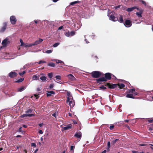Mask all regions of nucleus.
Here are the masks:
<instances>
[{"label":"nucleus","instance_id":"5fc2aeb1","mask_svg":"<svg viewBox=\"0 0 153 153\" xmlns=\"http://www.w3.org/2000/svg\"><path fill=\"white\" fill-rule=\"evenodd\" d=\"M22 127H20L18 131L19 132H22Z\"/></svg>","mask_w":153,"mask_h":153},{"label":"nucleus","instance_id":"9b49d317","mask_svg":"<svg viewBox=\"0 0 153 153\" xmlns=\"http://www.w3.org/2000/svg\"><path fill=\"white\" fill-rule=\"evenodd\" d=\"M17 74L15 72H11L8 74V76L11 78H14L17 77Z\"/></svg>","mask_w":153,"mask_h":153},{"label":"nucleus","instance_id":"a19ab883","mask_svg":"<svg viewBox=\"0 0 153 153\" xmlns=\"http://www.w3.org/2000/svg\"><path fill=\"white\" fill-rule=\"evenodd\" d=\"M20 42H21L20 46H23L24 44V42H23V40L22 39H20Z\"/></svg>","mask_w":153,"mask_h":153},{"label":"nucleus","instance_id":"6e6d98bb","mask_svg":"<svg viewBox=\"0 0 153 153\" xmlns=\"http://www.w3.org/2000/svg\"><path fill=\"white\" fill-rule=\"evenodd\" d=\"M37 91H41V89H40V88H37Z\"/></svg>","mask_w":153,"mask_h":153},{"label":"nucleus","instance_id":"0e129e2a","mask_svg":"<svg viewBox=\"0 0 153 153\" xmlns=\"http://www.w3.org/2000/svg\"><path fill=\"white\" fill-rule=\"evenodd\" d=\"M85 41L87 43H89V42H88V41L87 39H85Z\"/></svg>","mask_w":153,"mask_h":153},{"label":"nucleus","instance_id":"9d476101","mask_svg":"<svg viewBox=\"0 0 153 153\" xmlns=\"http://www.w3.org/2000/svg\"><path fill=\"white\" fill-rule=\"evenodd\" d=\"M96 80L97 82V83H99L100 84H101L100 83L101 82H106V80L103 77H100L99 78L97 79Z\"/></svg>","mask_w":153,"mask_h":153},{"label":"nucleus","instance_id":"b1692460","mask_svg":"<svg viewBox=\"0 0 153 153\" xmlns=\"http://www.w3.org/2000/svg\"><path fill=\"white\" fill-rule=\"evenodd\" d=\"M47 65L48 66H51V67H53L55 66V64L53 62H50L48 63Z\"/></svg>","mask_w":153,"mask_h":153},{"label":"nucleus","instance_id":"dca6fc26","mask_svg":"<svg viewBox=\"0 0 153 153\" xmlns=\"http://www.w3.org/2000/svg\"><path fill=\"white\" fill-rule=\"evenodd\" d=\"M72 126L71 124L68 125L66 126L63 128L62 129V131H63L64 130H68L69 129L71 128Z\"/></svg>","mask_w":153,"mask_h":153},{"label":"nucleus","instance_id":"680f3d73","mask_svg":"<svg viewBox=\"0 0 153 153\" xmlns=\"http://www.w3.org/2000/svg\"><path fill=\"white\" fill-rule=\"evenodd\" d=\"M16 137H21L22 136L21 135H18L16 136Z\"/></svg>","mask_w":153,"mask_h":153},{"label":"nucleus","instance_id":"69168bd1","mask_svg":"<svg viewBox=\"0 0 153 153\" xmlns=\"http://www.w3.org/2000/svg\"><path fill=\"white\" fill-rule=\"evenodd\" d=\"M120 5H118L117 6H116V7H115V8L116 9H117V8H120Z\"/></svg>","mask_w":153,"mask_h":153},{"label":"nucleus","instance_id":"13d9d810","mask_svg":"<svg viewBox=\"0 0 153 153\" xmlns=\"http://www.w3.org/2000/svg\"><path fill=\"white\" fill-rule=\"evenodd\" d=\"M27 126L25 125H23V127L24 128H27Z\"/></svg>","mask_w":153,"mask_h":153},{"label":"nucleus","instance_id":"7ed1b4c3","mask_svg":"<svg viewBox=\"0 0 153 153\" xmlns=\"http://www.w3.org/2000/svg\"><path fill=\"white\" fill-rule=\"evenodd\" d=\"M104 83L105 84V86H107L109 89H114L117 88L118 85V84L109 82Z\"/></svg>","mask_w":153,"mask_h":153},{"label":"nucleus","instance_id":"a878e982","mask_svg":"<svg viewBox=\"0 0 153 153\" xmlns=\"http://www.w3.org/2000/svg\"><path fill=\"white\" fill-rule=\"evenodd\" d=\"M40 79L43 81H47V77L45 76H42L40 78Z\"/></svg>","mask_w":153,"mask_h":153},{"label":"nucleus","instance_id":"f704fd0d","mask_svg":"<svg viewBox=\"0 0 153 153\" xmlns=\"http://www.w3.org/2000/svg\"><path fill=\"white\" fill-rule=\"evenodd\" d=\"M100 88L101 89H103L104 90H105L106 89V88L105 87L104 85H101L100 87Z\"/></svg>","mask_w":153,"mask_h":153},{"label":"nucleus","instance_id":"0eeeda50","mask_svg":"<svg viewBox=\"0 0 153 153\" xmlns=\"http://www.w3.org/2000/svg\"><path fill=\"white\" fill-rule=\"evenodd\" d=\"M10 43V41L8 40V39L6 38L2 41V44L4 47H6L7 46V45L9 44Z\"/></svg>","mask_w":153,"mask_h":153},{"label":"nucleus","instance_id":"a211bd4d","mask_svg":"<svg viewBox=\"0 0 153 153\" xmlns=\"http://www.w3.org/2000/svg\"><path fill=\"white\" fill-rule=\"evenodd\" d=\"M67 77L71 81H74L75 79V77L71 74L68 75Z\"/></svg>","mask_w":153,"mask_h":153},{"label":"nucleus","instance_id":"f257e3e1","mask_svg":"<svg viewBox=\"0 0 153 153\" xmlns=\"http://www.w3.org/2000/svg\"><path fill=\"white\" fill-rule=\"evenodd\" d=\"M127 93L128 94H127L126 97L127 98L132 99H139V97H135V96L138 95V93L135 91L134 88H132L128 90L127 91Z\"/></svg>","mask_w":153,"mask_h":153},{"label":"nucleus","instance_id":"ddd939ff","mask_svg":"<svg viewBox=\"0 0 153 153\" xmlns=\"http://www.w3.org/2000/svg\"><path fill=\"white\" fill-rule=\"evenodd\" d=\"M137 10L138 11H139V12H137L136 13V14L140 18L142 17V14L143 12V10L142 9H139L138 8V9H137Z\"/></svg>","mask_w":153,"mask_h":153},{"label":"nucleus","instance_id":"6ab92c4d","mask_svg":"<svg viewBox=\"0 0 153 153\" xmlns=\"http://www.w3.org/2000/svg\"><path fill=\"white\" fill-rule=\"evenodd\" d=\"M55 92L53 91H47V97H50L51 95V94H54Z\"/></svg>","mask_w":153,"mask_h":153},{"label":"nucleus","instance_id":"ea45409f","mask_svg":"<svg viewBox=\"0 0 153 153\" xmlns=\"http://www.w3.org/2000/svg\"><path fill=\"white\" fill-rule=\"evenodd\" d=\"M52 51H53L52 50H47L46 51V53H51Z\"/></svg>","mask_w":153,"mask_h":153},{"label":"nucleus","instance_id":"473e14b6","mask_svg":"<svg viewBox=\"0 0 153 153\" xmlns=\"http://www.w3.org/2000/svg\"><path fill=\"white\" fill-rule=\"evenodd\" d=\"M118 140V139H115V140H112L111 143L113 145H114L115 144L116 142Z\"/></svg>","mask_w":153,"mask_h":153},{"label":"nucleus","instance_id":"423d86ee","mask_svg":"<svg viewBox=\"0 0 153 153\" xmlns=\"http://www.w3.org/2000/svg\"><path fill=\"white\" fill-rule=\"evenodd\" d=\"M104 78L105 79L106 81L107 80H110L111 78V75H112L110 73H107L105 74Z\"/></svg>","mask_w":153,"mask_h":153},{"label":"nucleus","instance_id":"e433bc0d","mask_svg":"<svg viewBox=\"0 0 153 153\" xmlns=\"http://www.w3.org/2000/svg\"><path fill=\"white\" fill-rule=\"evenodd\" d=\"M28 114H23L21 116V117L22 118H24L25 117H28Z\"/></svg>","mask_w":153,"mask_h":153},{"label":"nucleus","instance_id":"79ce46f5","mask_svg":"<svg viewBox=\"0 0 153 153\" xmlns=\"http://www.w3.org/2000/svg\"><path fill=\"white\" fill-rule=\"evenodd\" d=\"M55 78H56L57 79H58L60 80L61 79V76L59 75L56 76L55 77Z\"/></svg>","mask_w":153,"mask_h":153},{"label":"nucleus","instance_id":"412c9836","mask_svg":"<svg viewBox=\"0 0 153 153\" xmlns=\"http://www.w3.org/2000/svg\"><path fill=\"white\" fill-rule=\"evenodd\" d=\"M117 84H118V86H119V88L121 89L123 88L125 86V85L123 83H121L120 84L118 83Z\"/></svg>","mask_w":153,"mask_h":153},{"label":"nucleus","instance_id":"c03bdc74","mask_svg":"<svg viewBox=\"0 0 153 153\" xmlns=\"http://www.w3.org/2000/svg\"><path fill=\"white\" fill-rule=\"evenodd\" d=\"M140 2H141L145 6L146 5V3L144 1L142 0H140Z\"/></svg>","mask_w":153,"mask_h":153},{"label":"nucleus","instance_id":"c9c22d12","mask_svg":"<svg viewBox=\"0 0 153 153\" xmlns=\"http://www.w3.org/2000/svg\"><path fill=\"white\" fill-rule=\"evenodd\" d=\"M48 77L51 79L53 76V74L52 73H48Z\"/></svg>","mask_w":153,"mask_h":153},{"label":"nucleus","instance_id":"09e8293b","mask_svg":"<svg viewBox=\"0 0 153 153\" xmlns=\"http://www.w3.org/2000/svg\"><path fill=\"white\" fill-rule=\"evenodd\" d=\"M34 115H35L33 114H28V115H27L28 117H30L33 116Z\"/></svg>","mask_w":153,"mask_h":153},{"label":"nucleus","instance_id":"4468645a","mask_svg":"<svg viewBox=\"0 0 153 153\" xmlns=\"http://www.w3.org/2000/svg\"><path fill=\"white\" fill-rule=\"evenodd\" d=\"M67 102H68L69 105H70L71 107H73L75 105V102L73 100L70 99L68 101H67Z\"/></svg>","mask_w":153,"mask_h":153},{"label":"nucleus","instance_id":"cd10ccee","mask_svg":"<svg viewBox=\"0 0 153 153\" xmlns=\"http://www.w3.org/2000/svg\"><path fill=\"white\" fill-rule=\"evenodd\" d=\"M25 88L24 87H22L18 89V91L19 92H21L24 90Z\"/></svg>","mask_w":153,"mask_h":153},{"label":"nucleus","instance_id":"774afa93","mask_svg":"<svg viewBox=\"0 0 153 153\" xmlns=\"http://www.w3.org/2000/svg\"><path fill=\"white\" fill-rule=\"evenodd\" d=\"M106 152V150H104L102 152V153H105Z\"/></svg>","mask_w":153,"mask_h":153},{"label":"nucleus","instance_id":"6e6552de","mask_svg":"<svg viewBox=\"0 0 153 153\" xmlns=\"http://www.w3.org/2000/svg\"><path fill=\"white\" fill-rule=\"evenodd\" d=\"M124 25L127 27H130L132 24V22L129 20H127L124 23Z\"/></svg>","mask_w":153,"mask_h":153},{"label":"nucleus","instance_id":"e2e57ef3","mask_svg":"<svg viewBox=\"0 0 153 153\" xmlns=\"http://www.w3.org/2000/svg\"><path fill=\"white\" fill-rule=\"evenodd\" d=\"M110 147H107V151L108 152L109 151H110Z\"/></svg>","mask_w":153,"mask_h":153},{"label":"nucleus","instance_id":"5701e85b","mask_svg":"<svg viewBox=\"0 0 153 153\" xmlns=\"http://www.w3.org/2000/svg\"><path fill=\"white\" fill-rule=\"evenodd\" d=\"M118 21L120 23H122L123 22V16L122 15H120V17L119 18V19H118Z\"/></svg>","mask_w":153,"mask_h":153},{"label":"nucleus","instance_id":"8fccbe9b","mask_svg":"<svg viewBox=\"0 0 153 153\" xmlns=\"http://www.w3.org/2000/svg\"><path fill=\"white\" fill-rule=\"evenodd\" d=\"M111 143L110 141H108L107 143V147H110L111 146H110Z\"/></svg>","mask_w":153,"mask_h":153},{"label":"nucleus","instance_id":"37998d69","mask_svg":"<svg viewBox=\"0 0 153 153\" xmlns=\"http://www.w3.org/2000/svg\"><path fill=\"white\" fill-rule=\"evenodd\" d=\"M46 62H45V61H43L42 60H40L39 61V62H38V64H40L42 63H45Z\"/></svg>","mask_w":153,"mask_h":153},{"label":"nucleus","instance_id":"f3484780","mask_svg":"<svg viewBox=\"0 0 153 153\" xmlns=\"http://www.w3.org/2000/svg\"><path fill=\"white\" fill-rule=\"evenodd\" d=\"M138 8V7L137 6H134L133 7L128 8L126 9V11L128 12H130L133 11L135 9H137Z\"/></svg>","mask_w":153,"mask_h":153},{"label":"nucleus","instance_id":"864d4df0","mask_svg":"<svg viewBox=\"0 0 153 153\" xmlns=\"http://www.w3.org/2000/svg\"><path fill=\"white\" fill-rule=\"evenodd\" d=\"M31 146H36V144L35 143H31Z\"/></svg>","mask_w":153,"mask_h":153},{"label":"nucleus","instance_id":"2f4dec72","mask_svg":"<svg viewBox=\"0 0 153 153\" xmlns=\"http://www.w3.org/2000/svg\"><path fill=\"white\" fill-rule=\"evenodd\" d=\"M24 80V78H21L16 81L17 82H22Z\"/></svg>","mask_w":153,"mask_h":153},{"label":"nucleus","instance_id":"7c9ffc66","mask_svg":"<svg viewBox=\"0 0 153 153\" xmlns=\"http://www.w3.org/2000/svg\"><path fill=\"white\" fill-rule=\"evenodd\" d=\"M33 110L31 109H28L27 111H25V113H32Z\"/></svg>","mask_w":153,"mask_h":153},{"label":"nucleus","instance_id":"1a4fd4ad","mask_svg":"<svg viewBox=\"0 0 153 153\" xmlns=\"http://www.w3.org/2000/svg\"><path fill=\"white\" fill-rule=\"evenodd\" d=\"M7 22H5L3 23V26L1 28L0 30V32H4L7 28Z\"/></svg>","mask_w":153,"mask_h":153},{"label":"nucleus","instance_id":"de8ad7c7","mask_svg":"<svg viewBox=\"0 0 153 153\" xmlns=\"http://www.w3.org/2000/svg\"><path fill=\"white\" fill-rule=\"evenodd\" d=\"M75 147L73 146H71L70 149L71 150H73L74 149Z\"/></svg>","mask_w":153,"mask_h":153},{"label":"nucleus","instance_id":"4c0bfd02","mask_svg":"<svg viewBox=\"0 0 153 153\" xmlns=\"http://www.w3.org/2000/svg\"><path fill=\"white\" fill-rule=\"evenodd\" d=\"M25 73V71H23L22 73H19V74L21 76L24 74Z\"/></svg>","mask_w":153,"mask_h":153},{"label":"nucleus","instance_id":"338daca9","mask_svg":"<svg viewBox=\"0 0 153 153\" xmlns=\"http://www.w3.org/2000/svg\"><path fill=\"white\" fill-rule=\"evenodd\" d=\"M132 152L133 153H138V152L137 151H133Z\"/></svg>","mask_w":153,"mask_h":153},{"label":"nucleus","instance_id":"052dcab7","mask_svg":"<svg viewBox=\"0 0 153 153\" xmlns=\"http://www.w3.org/2000/svg\"><path fill=\"white\" fill-rule=\"evenodd\" d=\"M34 22H35L36 24H37V23H38V22H37V20H34Z\"/></svg>","mask_w":153,"mask_h":153},{"label":"nucleus","instance_id":"4d7b16f0","mask_svg":"<svg viewBox=\"0 0 153 153\" xmlns=\"http://www.w3.org/2000/svg\"><path fill=\"white\" fill-rule=\"evenodd\" d=\"M39 125L40 127H41L43 125V124L42 123H39Z\"/></svg>","mask_w":153,"mask_h":153},{"label":"nucleus","instance_id":"aec40b11","mask_svg":"<svg viewBox=\"0 0 153 153\" xmlns=\"http://www.w3.org/2000/svg\"><path fill=\"white\" fill-rule=\"evenodd\" d=\"M67 95L68 96V97L67 98V101H68L70 99L73 100V98L72 97V95H71L69 93H67Z\"/></svg>","mask_w":153,"mask_h":153},{"label":"nucleus","instance_id":"a18cd8bd","mask_svg":"<svg viewBox=\"0 0 153 153\" xmlns=\"http://www.w3.org/2000/svg\"><path fill=\"white\" fill-rule=\"evenodd\" d=\"M53 87H54V85H53V84H51L49 86V89H51V88H53Z\"/></svg>","mask_w":153,"mask_h":153},{"label":"nucleus","instance_id":"49530a36","mask_svg":"<svg viewBox=\"0 0 153 153\" xmlns=\"http://www.w3.org/2000/svg\"><path fill=\"white\" fill-rule=\"evenodd\" d=\"M114 127V125H111L110 126L109 128L110 130H113Z\"/></svg>","mask_w":153,"mask_h":153},{"label":"nucleus","instance_id":"72a5a7b5","mask_svg":"<svg viewBox=\"0 0 153 153\" xmlns=\"http://www.w3.org/2000/svg\"><path fill=\"white\" fill-rule=\"evenodd\" d=\"M75 34V31H71L70 32V35L71 36H73Z\"/></svg>","mask_w":153,"mask_h":153},{"label":"nucleus","instance_id":"2eb2a0df","mask_svg":"<svg viewBox=\"0 0 153 153\" xmlns=\"http://www.w3.org/2000/svg\"><path fill=\"white\" fill-rule=\"evenodd\" d=\"M74 137L77 138H79V140L81 139V137H82L81 132L80 131L77 132L75 134Z\"/></svg>","mask_w":153,"mask_h":153},{"label":"nucleus","instance_id":"c756f323","mask_svg":"<svg viewBox=\"0 0 153 153\" xmlns=\"http://www.w3.org/2000/svg\"><path fill=\"white\" fill-rule=\"evenodd\" d=\"M65 35L67 37H69L70 36V32L69 31L65 32Z\"/></svg>","mask_w":153,"mask_h":153},{"label":"nucleus","instance_id":"393cba45","mask_svg":"<svg viewBox=\"0 0 153 153\" xmlns=\"http://www.w3.org/2000/svg\"><path fill=\"white\" fill-rule=\"evenodd\" d=\"M81 2L80 1H75L74 2H71L70 4V5H73L74 4H76L78 3H80Z\"/></svg>","mask_w":153,"mask_h":153},{"label":"nucleus","instance_id":"c85d7f7f","mask_svg":"<svg viewBox=\"0 0 153 153\" xmlns=\"http://www.w3.org/2000/svg\"><path fill=\"white\" fill-rule=\"evenodd\" d=\"M32 78L33 80H38L39 78L36 75H34L32 77Z\"/></svg>","mask_w":153,"mask_h":153},{"label":"nucleus","instance_id":"39448f33","mask_svg":"<svg viewBox=\"0 0 153 153\" xmlns=\"http://www.w3.org/2000/svg\"><path fill=\"white\" fill-rule=\"evenodd\" d=\"M10 21L12 24L14 25L16 23L17 19L15 16H12L10 17Z\"/></svg>","mask_w":153,"mask_h":153},{"label":"nucleus","instance_id":"3c124183","mask_svg":"<svg viewBox=\"0 0 153 153\" xmlns=\"http://www.w3.org/2000/svg\"><path fill=\"white\" fill-rule=\"evenodd\" d=\"M39 133L40 134H42L43 133V131L42 130H40L39 131Z\"/></svg>","mask_w":153,"mask_h":153},{"label":"nucleus","instance_id":"603ef678","mask_svg":"<svg viewBox=\"0 0 153 153\" xmlns=\"http://www.w3.org/2000/svg\"><path fill=\"white\" fill-rule=\"evenodd\" d=\"M63 28V27L62 26H61L58 28V30H60Z\"/></svg>","mask_w":153,"mask_h":153},{"label":"nucleus","instance_id":"bb28decb","mask_svg":"<svg viewBox=\"0 0 153 153\" xmlns=\"http://www.w3.org/2000/svg\"><path fill=\"white\" fill-rule=\"evenodd\" d=\"M23 46H24V47L25 48H27L28 47H32V45L31 44H28L27 43H26V44H24Z\"/></svg>","mask_w":153,"mask_h":153},{"label":"nucleus","instance_id":"20e7f679","mask_svg":"<svg viewBox=\"0 0 153 153\" xmlns=\"http://www.w3.org/2000/svg\"><path fill=\"white\" fill-rule=\"evenodd\" d=\"M110 20L113 21H117L118 20V18L117 17H115L113 14V12H111L108 15Z\"/></svg>","mask_w":153,"mask_h":153},{"label":"nucleus","instance_id":"f03ea898","mask_svg":"<svg viewBox=\"0 0 153 153\" xmlns=\"http://www.w3.org/2000/svg\"><path fill=\"white\" fill-rule=\"evenodd\" d=\"M102 74V73L100 72L96 71H94L91 73L92 77L96 78L100 77Z\"/></svg>","mask_w":153,"mask_h":153},{"label":"nucleus","instance_id":"4be33fe9","mask_svg":"<svg viewBox=\"0 0 153 153\" xmlns=\"http://www.w3.org/2000/svg\"><path fill=\"white\" fill-rule=\"evenodd\" d=\"M145 120L147 121L149 123H152L153 122V118H146Z\"/></svg>","mask_w":153,"mask_h":153},{"label":"nucleus","instance_id":"58836bf2","mask_svg":"<svg viewBox=\"0 0 153 153\" xmlns=\"http://www.w3.org/2000/svg\"><path fill=\"white\" fill-rule=\"evenodd\" d=\"M59 43H55L54 44V45H53V46L54 47H57L59 45Z\"/></svg>","mask_w":153,"mask_h":153},{"label":"nucleus","instance_id":"f8f14e48","mask_svg":"<svg viewBox=\"0 0 153 153\" xmlns=\"http://www.w3.org/2000/svg\"><path fill=\"white\" fill-rule=\"evenodd\" d=\"M43 39L39 38L38 40H36L33 43L31 44L32 46L34 45H36L38 44H40L43 41Z\"/></svg>","mask_w":153,"mask_h":153},{"label":"nucleus","instance_id":"bf43d9fd","mask_svg":"<svg viewBox=\"0 0 153 153\" xmlns=\"http://www.w3.org/2000/svg\"><path fill=\"white\" fill-rule=\"evenodd\" d=\"M59 60H58V59L56 60V63L58 64V63H59Z\"/></svg>","mask_w":153,"mask_h":153}]
</instances>
